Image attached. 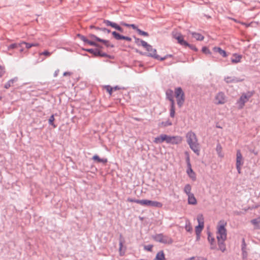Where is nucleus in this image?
Returning <instances> with one entry per match:
<instances>
[{"instance_id": "nucleus-1", "label": "nucleus", "mask_w": 260, "mask_h": 260, "mask_svg": "<svg viewBox=\"0 0 260 260\" xmlns=\"http://www.w3.org/2000/svg\"><path fill=\"white\" fill-rule=\"evenodd\" d=\"M226 222L224 220L220 221L217 225V239L218 240L219 249L223 252L225 249V246L224 244L226 239V230L225 228Z\"/></svg>"}, {"instance_id": "nucleus-2", "label": "nucleus", "mask_w": 260, "mask_h": 260, "mask_svg": "<svg viewBox=\"0 0 260 260\" xmlns=\"http://www.w3.org/2000/svg\"><path fill=\"white\" fill-rule=\"evenodd\" d=\"M187 142L190 148L198 155H199L200 147L198 142V139L196 134L191 132H188L186 135Z\"/></svg>"}, {"instance_id": "nucleus-3", "label": "nucleus", "mask_w": 260, "mask_h": 260, "mask_svg": "<svg viewBox=\"0 0 260 260\" xmlns=\"http://www.w3.org/2000/svg\"><path fill=\"white\" fill-rule=\"evenodd\" d=\"M254 92L253 91H248L246 92L242 93L240 98L237 102L238 109H241L243 108L245 104L248 102L249 99L254 94Z\"/></svg>"}, {"instance_id": "nucleus-4", "label": "nucleus", "mask_w": 260, "mask_h": 260, "mask_svg": "<svg viewBox=\"0 0 260 260\" xmlns=\"http://www.w3.org/2000/svg\"><path fill=\"white\" fill-rule=\"evenodd\" d=\"M175 96L177 100V104L181 107L185 101V95L181 87H177L175 89Z\"/></svg>"}, {"instance_id": "nucleus-5", "label": "nucleus", "mask_w": 260, "mask_h": 260, "mask_svg": "<svg viewBox=\"0 0 260 260\" xmlns=\"http://www.w3.org/2000/svg\"><path fill=\"white\" fill-rule=\"evenodd\" d=\"M140 205L144 206H149L152 207H156L158 208H162L163 205L161 202L151 201L149 200H141V202H139Z\"/></svg>"}, {"instance_id": "nucleus-6", "label": "nucleus", "mask_w": 260, "mask_h": 260, "mask_svg": "<svg viewBox=\"0 0 260 260\" xmlns=\"http://www.w3.org/2000/svg\"><path fill=\"white\" fill-rule=\"evenodd\" d=\"M244 164V158L240 150L236 153V168L239 174L241 173V168Z\"/></svg>"}, {"instance_id": "nucleus-7", "label": "nucleus", "mask_w": 260, "mask_h": 260, "mask_svg": "<svg viewBox=\"0 0 260 260\" xmlns=\"http://www.w3.org/2000/svg\"><path fill=\"white\" fill-rule=\"evenodd\" d=\"M153 239L157 242L164 244H171L173 242L171 238L161 234L155 235L153 237Z\"/></svg>"}, {"instance_id": "nucleus-8", "label": "nucleus", "mask_w": 260, "mask_h": 260, "mask_svg": "<svg viewBox=\"0 0 260 260\" xmlns=\"http://www.w3.org/2000/svg\"><path fill=\"white\" fill-rule=\"evenodd\" d=\"M142 44V46L148 52L150 56L159 59V56L156 53V49H153L152 46L148 44L146 42H143Z\"/></svg>"}, {"instance_id": "nucleus-9", "label": "nucleus", "mask_w": 260, "mask_h": 260, "mask_svg": "<svg viewBox=\"0 0 260 260\" xmlns=\"http://www.w3.org/2000/svg\"><path fill=\"white\" fill-rule=\"evenodd\" d=\"M226 102V97L222 92L218 93L215 96L214 103L216 105H222Z\"/></svg>"}, {"instance_id": "nucleus-10", "label": "nucleus", "mask_w": 260, "mask_h": 260, "mask_svg": "<svg viewBox=\"0 0 260 260\" xmlns=\"http://www.w3.org/2000/svg\"><path fill=\"white\" fill-rule=\"evenodd\" d=\"M173 38L177 41L180 45L185 47L186 45H188V43L184 40V37L181 34L176 33L174 34Z\"/></svg>"}, {"instance_id": "nucleus-11", "label": "nucleus", "mask_w": 260, "mask_h": 260, "mask_svg": "<svg viewBox=\"0 0 260 260\" xmlns=\"http://www.w3.org/2000/svg\"><path fill=\"white\" fill-rule=\"evenodd\" d=\"M169 136L166 134L160 135L159 136L154 139V142L156 144H160L164 142L169 143Z\"/></svg>"}, {"instance_id": "nucleus-12", "label": "nucleus", "mask_w": 260, "mask_h": 260, "mask_svg": "<svg viewBox=\"0 0 260 260\" xmlns=\"http://www.w3.org/2000/svg\"><path fill=\"white\" fill-rule=\"evenodd\" d=\"M182 141V138L180 136H170L169 140V144H178L180 143Z\"/></svg>"}, {"instance_id": "nucleus-13", "label": "nucleus", "mask_w": 260, "mask_h": 260, "mask_svg": "<svg viewBox=\"0 0 260 260\" xmlns=\"http://www.w3.org/2000/svg\"><path fill=\"white\" fill-rule=\"evenodd\" d=\"M104 23L107 26H110L113 28H115L116 29L119 30L120 32H122L123 29L122 27L119 26L117 24L114 22H112L108 20H105L104 21Z\"/></svg>"}, {"instance_id": "nucleus-14", "label": "nucleus", "mask_w": 260, "mask_h": 260, "mask_svg": "<svg viewBox=\"0 0 260 260\" xmlns=\"http://www.w3.org/2000/svg\"><path fill=\"white\" fill-rule=\"evenodd\" d=\"M242 56L241 55L234 53L231 58V61L233 63H237L241 62Z\"/></svg>"}, {"instance_id": "nucleus-15", "label": "nucleus", "mask_w": 260, "mask_h": 260, "mask_svg": "<svg viewBox=\"0 0 260 260\" xmlns=\"http://www.w3.org/2000/svg\"><path fill=\"white\" fill-rule=\"evenodd\" d=\"M89 38L92 41H96L98 42H102L106 46L109 45V42L108 41L101 39L93 35H90L89 36Z\"/></svg>"}, {"instance_id": "nucleus-16", "label": "nucleus", "mask_w": 260, "mask_h": 260, "mask_svg": "<svg viewBox=\"0 0 260 260\" xmlns=\"http://www.w3.org/2000/svg\"><path fill=\"white\" fill-rule=\"evenodd\" d=\"M187 202L189 205H196L197 204V200L193 193L187 196Z\"/></svg>"}, {"instance_id": "nucleus-17", "label": "nucleus", "mask_w": 260, "mask_h": 260, "mask_svg": "<svg viewBox=\"0 0 260 260\" xmlns=\"http://www.w3.org/2000/svg\"><path fill=\"white\" fill-rule=\"evenodd\" d=\"M186 172L192 181H195L196 180V174L191 169V166L190 167H188Z\"/></svg>"}, {"instance_id": "nucleus-18", "label": "nucleus", "mask_w": 260, "mask_h": 260, "mask_svg": "<svg viewBox=\"0 0 260 260\" xmlns=\"http://www.w3.org/2000/svg\"><path fill=\"white\" fill-rule=\"evenodd\" d=\"M170 101L171 102V106L170 110V116L172 118L174 117L175 114V102L173 99V98H170Z\"/></svg>"}, {"instance_id": "nucleus-19", "label": "nucleus", "mask_w": 260, "mask_h": 260, "mask_svg": "<svg viewBox=\"0 0 260 260\" xmlns=\"http://www.w3.org/2000/svg\"><path fill=\"white\" fill-rule=\"evenodd\" d=\"M213 50L215 52L218 53L219 54H220L223 57H225L227 56V54H226V52L224 50H222L220 47H215L213 48Z\"/></svg>"}, {"instance_id": "nucleus-20", "label": "nucleus", "mask_w": 260, "mask_h": 260, "mask_svg": "<svg viewBox=\"0 0 260 260\" xmlns=\"http://www.w3.org/2000/svg\"><path fill=\"white\" fill-rule=\"evenodd\" d=\"M153 260H166L164 251L161 250L157 252Z\"/></svg>"}, {"instance_id": "nucleus-21", "label": "nucleus", "mask_w": 260, "mask_h": 260, "mask_svg": "<svg viewBox=\"0 0 260 260\" xmlns=\"http://www.w3.org/2000/svg\"><path fill=\"white\" fill-rule=\"evenodd\" d=\"M23 44H25L26 48L27 49H29L32 47H37L39 46V43H28L25 42H21V43H19V46H22Z\"/></svg>"}, {"instance_id": "nucleus-22", "label": "nucleus", "mask_w": 260, "mask_h": 260, "mask_svg": "<svg viewBox=\"0 0 260 260\" xmlns=\"http://www.w3.org/2000/svg\"><path fill=\"white\" fill-rule=\"evenodd\" d=\"M204 225H198L196 227V233L197 235V240L198 241L200 239V234L202 231Z\"/></svg>"}, {"instance_id": "nucleus-23", "label": "nucleus", "mask_w": 260, "mask_h": 260, "mask_svg": "<svg viewBox=\"0 0 260 260\" xmlns=\"http://www.w3.org/2000/svg\"><path fill=\"white\" fill-rule=\"evenodd\" d=\"M191 34L192 36V37L194 38L197 41H203L204 39V36L200 34L195 32H191Z\"/></svg>"}, {"instance_id": "nucleus-24", "label": "nucleus", "mask_w": 260, "mask_h": 260, "mask_svg": "<svg viewBox=\"0 0 260 260\" xmlns=\"http://www.w3.org/2000/svg\"><path fill=\"white\" fill-rule=\"evenodd\" d=\"M191 186L189 184H187L185 185L183 190L184 192L187 194V196L192 194L191 192Z\"/></svg>"}, {"instance_id": "nucleus-25", "label": "nucleus", "mask_w": 260, "mask_h": 260, "mask_svg": "<svg viewBox=\"0 0 260 260\" xmlns=\"http://www.w3.org/2000/svg\"><path fill=\"white\" fill-rule=\"evenodd\" d=\"M92 159L94 161H96L98 162H102V163H106L107 162V159L106 158H101L97 155H94L92 157Z\"/></svg>"}, {"instance_id": "nucleus-26", "label": "nucleus", "mask_w": 260, "mask_h": 260, "mask_svg": "<svg viewBox=\"0 0 260 260\" xmlns=\"http://www.w3.org/2000/svg\"><path fill=\"white\" fill-rule=\"evenodd\" d=\"M17 80V78H14V79H12L9 80L5 85L4 87L5 88L8 89L10 87L13 83L16 81Z\"/></svg>"}, {"instance_id": "nucleus-27", "label": "nucleus", "mask_w": 260, "mask_h": 260, "mask_svg": "<svg viewBox=\"0 0 260 260\" xmlns=\"http://www.w3.org/2000/svg\"><path fill=\"white\" fill-rule=\"evenodd\" d=\"M172 124V121L170 120H167L166 121L162 122L159 124V127H166L171 125Z\"/></svg>"}, {"instance_id": "nucleus-28", "label": "nucleus", "mask_w": 260, "mask_h": 260, "mask_svg": "<svg viewBox=\"0 0 260 260\" xmlns=\"http://www.w3.org/2000/svg\"><path fill=\"white\" fill-rule=\"evenodd\" d=\"M112 34L115 39L117 40H123V36L119 34L118 32L116 31H113Z\"/></svg>"}, {"instance_id": "nucleus-29", "label": "nucleus", "mask_w": 260, "mask_h": 260, "mask_svg": "<svg viewBox=\"0 0 260 260\" xmlns=\"http://www.w3.org/2000/svg\"><path fill=\"white\" fill-rule=\"evenodd\" d=\"M185 230L189 232V233H191L192 231V226L191 225V223L189 221H187L186 222V224H185Z\"/></svg>"}, {"instance_id": "nucleus-30", "label": "nucleus", "mask_w": 260, "mask_h": 260, "mask_svg": "<svg viewBox=\"0 0 260 260\" xmlns=\"http://www.w3.org/2000/svg\"><path fill=\"white\" fill-rule=\"evenodd\" d=\"M208 240L211 245V248L214 249L216 247L215 243V240L214 238L211 237L210 235L208 236Z\"/></svg>"}, {"instance_id": "nucleus-31", "label": "nucleus", "mask_w": 260, "mask_h": 260, "mask_svg": "<svg viewBox=\"0 0 260 260\" xmlns=\"http://www.w3.org/2000/svg\"><path fill=\"white\" fill-rule=\"evenodd\" d=\"M197 220L199 223V225H204V217L203 215H199L197 217Z\"/></svg>"}, {"instance_id": "nucleus-32", "label": "nucleus", "mask_w": 260, "mask_h": 260, "mask_svg": "<svg viewBox=\"0 0 260 260\" xmlns=\"http://www.w3.org/2000/svg\"><path fill=\"white\" fill-rule=\"evenodd\" d=\"M6 73V69L4 66L0 65V77H3Z\"/></svg>"}, {"instance_id": "nucleus-33", "label": "nucleus", "mask_w": 260, "mask_h": 260, "mask_svg": "<svg viewBox=\"0 0 260 260\" xmlns=\"http://www.w3.org/2000/svg\"><path fill=\"white\" fill-rule=\"evenodd\" d=\"M54 115H52L50 116L49 119V123L52 125L54 127H56V125L54 124L53 121H54Z\"/></svg>"}, {"instance_id": "nucleus-34", "label": "nucleus", "mask_w": 260, "mask_h": 260, "mask_svg": "<svg viewBox=\"0 0 260 260\" xmlns=\"http://www.w3.org/2000/svg\"><path fill=\"white\" fill-rule=\"evenodd\" d=\"M137 31L139 33V35L148 37L149 36L147 32L144 31L143 30H141V29L139 28H137Z\"/></svg>"}, {"instance_id": "nucleus-35", "label": "nucleus", "mask_w": 260, "mask_h": 260, "mask_svg": "<svg viewBox=\"0 0 260 260\" xmlns=\"http://www.w3.org/2000/svg\"><path fill=\"white\" fill-rule=\"evenodd\" d=\"M105 89H106L107 91L111 95L112 93V92L113 91L114 88L111 87L109 85H107L105 86Z\"/></svg>"}, {"instance_id": "nucleus-36", "label": "nucleus", "mask_w": 260, "mask_h": 260, "mask_svg": "<svg viewBox=\"0 0 260 260\" xmlns=\"http://www.w3.org/2000/svg\"><path fill=\"white\" fill-rule=\"evenodd\" d=\"M51 54H52L51 52H49V51H48L47 50H45V51H44L43 52L40 53L39 55H43L46 56V57H49V56H50L51 55Z\"/></svg>"}, {"instance_id": "nucleus-37", "label": "nucleus", "mask_w": 260, "mask_h": 260, "mask_svg": "<svg viewBox=\"0 0 260 260\" xmlns=\"http://www.w3.org/2000/svg\"><path fill=\"white\" fill-rule=\"evenodd\" d=\"M251 223L254 225H258L260 224V216L256 219L252 220Z\"/></svg>"}, {"instance_id": "nucleus-38", "label": "nucleus", "mask_w": 260, "mask_h": 260, "mask_svg": "<svg viewBox=\"0 0 260 260\" xmlns=\"http://www.w3.org/2000/svg\"><path fill=\"white\" fill-rule=\"evenodd\" d=\"M19 44H12L8 46V50L12 49L15 48L19 47ZM21 46H20L21 47Z\"/></svg>"}, {"instance_id": "nucleus-39", "label": "nucleus", "mask_w": 260, "mask_h": 260, "mask_svg": "<svg viewBox=\"0 0 260 260\" xmlns=\"http://www.w3.org/2000/svg\"><path fill=\"white\" fill-rule=\"evenodd\" d=\"M127 201L129 202H134V203L140 204L139 202H141V200H135V199H133L131 198H128Z\"/></svg>"}, {"instance_id": "nucleus-40", "label": "nucleus", "mask_w": 260, "mask_h": 260, "mask_svg": "<svg viewBox=\"0 0 260 260\" xmlns=\"http://www.w3.org/2000/svg\"><path fill=\"white\" fill-rule=\"evenodd\" d=\"M145 42L144 41L142 40H141L140 39H138V38H135V43L138 45H141L142 46V42Z\"/></svg>"}, {"instance_id": "nucleus-41", "label": "nucleus", "mask_w": 260, "mask_h": 260, "mask_svg": "<svg viewBox=\"0 0 260 260\" xmlns=\"http://www.w3.org/2000/svg\"><path fill=\"white\" fill-rule=\"evenodd\" d=\"M168 98L170 100V98L172 97L173 91L172 90H168L166 92Z\"/></svg>"}, {"instance_id": "nucleus-42", "label": "nucleus", "mask_w": 260, "mask_h": 260, "mask_svg": "<svg viewBox=\"0 0 260 260\" xmlns=\"http://www.w3.org/2000/svg\"><path fill=\"white\" fill-rule=\"evenodd\" d=\"M153 247V245H148L144 246V249L147 251H151Z\"/></svg>"}, {"instance_id": "nucleus-43", "label": "nucleus", "mask_w": 260, "mask_h": 260, "mask_svg": "<svg viewBox=\"0 0 260 260\" xmlns=\"http://www.w3.org/2000/svg\"><path fill=\"white\" fill-rule=\"evenodd\" d=\"M202 51L203 52L206 54H211V52L210 51V50L206 47H204L202 48Z\"/></svg>"}, {"instance_id": "nucleus-44", "label": "nucleus", "mask_w": 260, "mask_h": 260, "mask_svg": "<svg viewBox=\"0 0 260 260\" xmlns=\"http://www.w3.org/2000/svg\"><path fill=\"white\" fill-rule=\"evenodd\" d=\"M122 248L123 247H119V254L121 256L124 255L125 253V248L124 249V250H122Z\"/></svg>"}, {"instance_id": "nucleus-45", "label": "nucleus", "mask_w": 260, "mask_h": 260, "mask_svg": "<svg viewBox=\"0 0 260 260\" xmlns=\"http://www.w3.org/2000/svg\"><path fill=\"white\" fill-rule=\"evenodd\" d=\"M86 43L91 46H96V44L94 42V41L92 40H88Z\"/></svg>"}, {"instance_id": "nucleus-46", "label": "nucleus", "mask_w": 260, "mask_h": 260, "mask_svg": "<svg viewBox=\"0 0 260 260\" xmlns=\"http://www.w3.org/2000/svg\"><path fill=\"white\" fill-rule=\"evenodd\" d=\"M186 47H188L191 49L193 50L196 51L198 50L197 48L193 45H190L188 43V45H186Z\"/></svg>"}, {"instance_id": "nucleus-47", "label": "nucleus", "mask_w": 260, "mask_h": 260, "mask_svg": "<svg viewBox=\"0 0 260 260\" xmlns=\"http://www.w3.org/2000/svg\"><path fill=\"white\" fill-rule=\"evenodd\" d=\"M80 39L85 43H87L88 39H87L84 36L82 35H79Z\"/></svg>"}, {"instance_id": "nucleus-48", "label": "nucleus", "mask_w": 260, "mask_h": 260, "mask_svg": "<svg viewBox=\"0 0 260 260\" xmlns=\"http://www.w3.org/2000/svg\"><path fill=\"white\" fill-rule=\"evenodd\" d=\"M123 24L125 26H131V27H132L133 29H136L137 30V28H138L136 25L135 24H130V25H128V24H125V23H123Z\"/></svg>"}, {"instance_id": "nucleus-49", "label": "nucleus", "mask_w": 260, "mask_h": 260, "mask_svg": "<svg viewBox=\"0 0 260 260\" xmlns=\"http://www.w3.org/2000/svg\"><path fill=\"white\" fill-rule=\"evenodd\" d=\"M186 161H187V167H190L191 166V164H190V162L189 156L188 154H187V157H186Z\"/></svg>"}, {"instance_id": "nucleus-50", "label": "nucleus", "mask_w": 260, "mask_h": 260, "mask_svg": "<svg viewBox=\"0 0 260 260\" xmlns=\"http://www.w3.org/2000/svg\"><path fill=\"white\" fill-rule=\"evenodd\" d=\"M123 40H125L128 42H131L132 41V39L130 37L125 36H123Z\"/></svg>"}, {"instance_id": "nucleus-51", "label": "nucleus", "mask_w": 260, "mask_h": 260, "mask_svg": "<svg viewBox=\"0 0 260 260\" xmlns=\"http://www.w3.org/2000/svg\"><path fill=\"white\" fill-rule=\"evenodd\" d=\"M123 243H124L123 240L120 239V242H119V247H123Z\"/></svg>"}, {"instance_id": "nucleus-52", "label": "nucleus", "mask_w": 260, "mask_h": 260, "mask_svg": "<svg viewBox=\"0 0 260 260\" xmlns=\"http://www.w3.org/2000/svg\"><path fill=\"white\" fill-rule=\"evenodd\" d=\"M186 260H200L199 257H192L190 258H188Z\"/></svg>"}, {"instance_id": "nucleus-53", "label": "nucleus", "mask_w": 260, "mask_h": 260, "mask_svg": "<svg viewBox=\"0 0 260 260\" xmlns=\"http://www.w3.org/2000/svg\"><path fill=\"white\" fill-rule=\"evenodd\" d=\"M87 51L90 53H94L95 54H96V53H98V54H100L99 52H97V51L95 52L93 49H88V50H87Z\"/></svg>"}, {"instance_id": "nucleus-54", "label": "nucleus", "mask_w": 260, "mask_h": 260, "mask_svg": "<svg viewBox=\"0 0 260 260\" xmlns=\"http://www.w3.org/2000/svg\"><path fill=\"white\" fill-rule=\"evenodd\" d=\"M225 80H226V82H230L234 81V79L231 80V79L230 78H226Z\"/></svg>"}, {"instance_id": "nucleus-55", "label": "nucleus", "mask_w": 260, "mask_h": 260, "mask_svg": "<svg viewBox=\"0 0 260 260\" xmlns=\"http://www.w3.org/2000/svg\"><path fill=\"white\" fill-rule=\"evenodd\" d=\"M70 76L71 75V73L70 72H64L63 73V76Z\"/></svg>"}, {"instance_id": "nucleus-56", "label": "nucleus", "mask_w": 260, "mask_h": 260, "mask_svg": "<svg viewBox=\"0 0 260 260\" xmlns=\"http://www.w3.org/2000/svg\"><path fill=\"white\" fill-rule=\"evenodd\" d=\"M113 88H114L113 91H115L116 90L119 89V88L118 86H115Z\"/></svg>"}, {"instance_id": "nucleus-57", "label": "nucleus", "mask_w": 260, "mask_h": 260, "mask_svg": "<svg viewBox=\"0 0 260 260\" xmlns=\"http://www.w3.org/2000/svg\"><path fill=\"white\" fill-rule=\"evenodd\" d=\"M217 151H218V150L220 151L221 150V146H218L217 148Z\"/></svg>"}, {"instance_id": "nucleus-58", "label": "nucleus", "mask_w": 260, "mask_h": 260, "mask_svg": "<svg viewBox=\"0 0 260 260\" xmlns=\"http://www.w3.org/2000/svg\"><path fill=\"white\" fill-rule=\"evenodd\" d=\"M103 30H107V32H110V30H107V29H106V28H104Z\"/></svg>"}, {"instance_id": "nucleus-59", "label": "nucleus", "mask_w": 260, "mask_h": 260, "mask_svg": "<svg viewBox=\"0 0 260 260\" xmlns=\"http://www.w3.org/2000/svg\"><path fill=\"white\" fill-rule=\"evenodd\" d=\"M57 75V72H55V73L54 74V76L56 77Z\"/></svg>"}, {"instance_id": "nucleus-60", "label": "nucleus", "mask_w": 260, "mask_h": 260, "mask_svg": "<svg viewBox=\"0 0 260 260\" xmlns=\"http://www.w3.org/2000/svg\"><path fill=\"white\" fill-rule=\"evenodd\" d=\"M166 58V57H164V58H160V59H161V60H164V59H165Z\"/></svg>"}, {"instance_id": "nucleus-61", "label": "nucleus", "mask_w": 260, "mask_h": 260, "mask_svg": "<svg viewBox=\"0 0 260 260\" xmlns=\"http://www.w3.org/2000/svg\"><path fill=\"white\" fill-rule=\"evenodd\" d=\"M20 51L21 52H22L23 51V49H21Z\"/></svg>"}, {"instance_id": "nucleus-62", "label": "nucleus", "mask_w": 260, "mask_h": 260, "mask_svg": "<svg viewBox=\"0 0 260 260\" xmlns=\"http://www.w3.org/2000/svg\"><path fill=\"white\" fill-rule=\"evenodd\" d=\"M242 250L244 251V247H242Z\"/></svg>"}]
</instances>
